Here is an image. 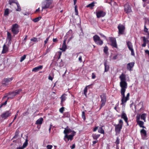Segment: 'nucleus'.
I'll return each mask as SVG.
<instances>
[{
	"label": "nucleus",
	"mask_w": 149,
	"mask_h": 149,
	"mask_svg": "<svg viewBox=\"0 0 149 149\" xmlns=\"http://www.w3.org/2000/svg\"><path fill=\"white\" fill-rule=\"evenodd\" d=\"M119 124L118 125H120L122 126V125L123 124V120L121 119H120L119 121Z\"/></svg>",
	"instance_id": "09e8293b"
},
{
	"label": "nucleus",
	"mask_w": 149,
	"mask_h": 149,
	"mask_svg": "<svg viewBox=\"0 0 149 149\" xmlns=\"http://www.w3.org/2000/svg\"><path fill=\"white\" fill-rule=\"evenodd\" d=\"M31 40L33 42H37L38 41V39L37 38L35 37L31 39Z\"/></svg>",
	"instance_id": "a18cd8bd"
},
{
	"label": "nucleus",
	"mask_w": 149,
	"mask_h": 149,
	"mask_svg": "<svg viewBox=\"0 0 149 149\" xmlns=\"http://www.w3.org/2000/svg\"><path fill=\"white\" fill-rule=\"evenodd\" d=\"M66 40H64L63 45L62 47L61 48H60V49L62 50L63 51H65L66 49V46L65 44Z\"/></svg>",
	"instance_id": "b1692460"
},
{
	"label": "nucleus",
	"mask_w": 149,
	"mask_h": 149,
	"mask_svg": "<svg viewBox=\"0 0 149 149\" xmlns=\"http://www.w3.org/2000/svg\"><path fill=\"white\" fill-rule=\"evenodd\" d=\"M127 44L129 49L131 51V54L133 56H135L134 50L133 48V46L132 43L129 41H126Z\"/></svg>",
	"instance_id": "1a4fd4ad"
},
{
	"label": "nucleus",
	"mask_w": 149,
	"mask_h": 149,
	"mask_svg": "<svg viewBox=\"0 0 149 149\" xmlns=\"http://www.w3.org/2000/svg\"><path fill=\"white\" fill-rule=\"evenodd\" d=\"M47 149H52V146L51 145H48L47 146Z\"/></svg>",
	"instance_id": "3c124183"
},
{
	"label": "nucleus",
	"mask_w": 149,
	"mask_h": 149,
	"mask_svg": "<svg viewBox=\"0 0 149 149\" xmlns=\"http://www.w3.org/2000/svg\"><path fill=\"white\" fill-rule=\"evenodd\" d=\"M100 97L101 99V107L104 106L105 104L106 101V95L105 94L103 93L100 95Z\"/></svg>",
	"instance_id": "6e6552de"
},
{
	"label": "nucleus",
	"mask_w": 149,
	"mask_h": 149,
	"mask_svg": "<svg viewBox=\"0 0 149 149\" xmlns=\"http://www.w3.org/2000/svg\"><path fill=\"white\" fill-rule=\"evenodd\" d=\"M117 55H115L113 56V59H117Z\"/></svg>",
	"instance_id": "680f3d73"
},
{
	"label": "nucleus",
	"mask_w": 149,
	"mask_h": 149,
	"mask_svg": "<svg viewBox=\"0 0 149 149\" xmlns=\"http://www.w3.org/2000/svg\"><path fill=\"white\" fill-rule=\"evenodd\" d=\"M121 117L123 119L125 122H127L128 120V118L127 117L126 113L124 111H123L121 114Z\"/></svg>",
	"instance_id": "aec40b11"
},
{
	"label": "nucleus",
	"mask_w": 149,
	"mask_h": 149,
	"mask_svg": "<svg viewBox=\"0 0 149 149\" xmlns=\"http://www.w3.org/2000/svg\"><path fill=\"white\" fill-rule=\"evenodd\" d=\"M57 54L58 56V59H59L60 58L61 56V52H58L57 53Z\"/></svg>",
	"instance_id": "de8ad7c7"
},
{
	"label": "nucleus",
	"mask_w": 149,
	"mask_h": 149,
	"mask_svg": "<svg viewBox=\"0 0 149 149\" xmlns=\"http://www.w3.org/2000/svg\"><path fill=\"white\" fill-rule=\"evenodd\" d=\"M124 10L127 13H129L132 11L131 8L128 4H126L125 5Z\"/></svg>",
	"instance_id": "dca6fc26"
},
{
	"label": "nucleus",
	"mask_w": 149,
	"mask_h": 149,
	"mask_svg": "<svg viewBox=\"0 0 149 149\" xmlns=\"http://www.w3.org/2000/svg\"><path fill=\"white\" fill-rule=\"evenodd\" d=\"M13 79V77L4 78L2 81V83L5 86L7 85L10 83Z\"/></svg>",
	"instance_id": "9b49d317"
},
{
	"label": "nucleus",
	"mask_w": 149,
	"mask_h": 149,
	"mask_svg": "<svg viewBox=\"0 0 149 149\" xmlns=\"http://www.w3.org/2000/svg\"><path fill=\"white\" fill-rule=\"evenodd\" d=\"M94 4L95 3L94 2H93L87 6L86 7L87 8H92L94 6Z\"/></svg>",
	"instance_id": "473e14b6"
},
{
	"label": "nucleus",
	"mask_w": 149,
	"mask_h": 149,
	"mask_svg": "<svg viewBox=\"0 0 149 149\" xmlns=\"http://www.w3.org/2000/svg\"><path fill=\"white\" fill-rule=\"evenodd\" d=\"M108 47L107 46H105L104 47V53H105L106 54V55L108 54Z\"/></svg>",
	"instance_id": "72a5a7b5"
},
{
	"label": "nucleus",
	"mask_w": 149,
	"mask_h": 149,
	"mask_svg": "<svg viewBox=\"0 0 149 149\" xmlns=\"http://www.w3.org/2000/svg\"><path fill=\"white\" fill-rule=\"evenodd\" d=\"M60 98L61 100V104H62L66 99V97L65 96V95L64 94L62 96L60 97Z\"/></svg>",
	"instance_id": "cd10ccee"
},
{
	"label": "nucleus",
	"mask_w": 149,
	"mask_h": 149,
	"mask_svg": "<svg viewBox=\"0 0 149 149\" xmlns=\"http://www.w3.org/2000/svg\"><path fill=\"white\" fill-rule=\"evenodd\" d=\"M120 81V85L121 88L127 87V84L126 82V75L124 73H122L119 77Z\"/></svg>",
	"instance_id": "f03ea898"
},
{
	"label": "nucleus",
	"mask_w": 149,
	"mask_h": 149,
	"mask_svg": "<svg viewBox=\"0 0 149 149\" xmlns=\"http://www.w3.org/2000/svg\"><path fill=\"white\" fill-rule=\"evenodd\" d=\"M148 29H149V21L148 19H145V24L144 28V32L148 33Z\"/></svg>",
	"instance_id": "f8f14e48"
},
{
	"label": "nucleus",
	"mask_w": 149,
	"mask_h": 149,
	"mask_svg": "<svg viewBox=\"0 0 149 149\" xmlns=\"http://www.w3.org/2000/svg\"><path fill=\"white\" fill-rule=\"evenodd\" d=\"M96 77V76L95 74L93 73H92V78L93 79H94Z\"/></svg>",
	"instance_id": "5fc2aeb1"
},
{
	"label": "nucleus",
	"mask_w": 149,
	"mask_h": 149,
	"mask_svg": "<svg viewBox=\"0 0 149 149\" xmlns=\"http://www.w3.org/2000/svg\"><path fill=\"white\" fill-rule=\"evenodd\" d=\"M140 105H141V108H140V109H141L142 108V106H143V102H140L139 104H138L137 105H136V106H135V108H136V107H138Z\"/></svg>",
	"instance_id": "37998d69"
},
{
	"label": "nucleus",
	"mask_w": 149,
	"mask_h": 149,
	"mask_svg": "<svg viewBox=\"0 0 149 149\" xmlns=\"http://www.w3.org/2000/svg\"><path fill=\"white\" fill-rule=\"evenodd\" d=\"M8 50V47L4 44L3 46V49L2 52V54H4L6 53Z\"/></svg>",
	"instance_id": "393cba45"
},
{
	"label": "nucleus",
	"mask_w": 149,
	"mask_h": 149,
	"mask_svg": "<svg viewBox=\"0 0 149 149\" xmlns=\"http://www.w3.org/2000/svg\"><path fill=\"white\" fill-rule=\"evenodd\" d=\"M75 15H78V11L77 9V6H75Z\"/></svg>",
	"instance_id": "49530a36"
},
{
	"label": "nucleus",
	"mask_w": 149,
	"mask_h": 149,
	"mask_svg": "<svg viewBox=\"0 0 149 149\" xmlns=\"http://www.w3.org/2000/svg\"><path fill=\"white\" fill-rule=\"evenodd\" d=\"M7 38L8 39V40H9V41H10L11 39V36H7Z\"/></svg>",
	"instance_id": "bf43d9fd"
},
{
	"label": "nucleus",
	"mask_w": 149,
	"mask_h": 149,
	"mask_svg": "<svg viewBox=\"0 0 149 149\" xmlns=\"http://www.w3.org/2000/svg\"><path fill=\"white\" fill-rule=\"evenodd\" d=\"M24 148L22 147H17L16 149H23Z\"/></svg>",
	"instance_id": "338daca9"
},
{
	"label": "nucleus",
	"mask_w": 149,
	"mask_h": 149,
	"mask_svg": "<svg viewBox=\"0 0 149 149\" xmlns=\"http://www.w3.org/2000/svg\"><path fill=\"white\" fill-rule=\"evenodd\" d=\"M49 37H50V36H49V37H48L46 39V40H45L44 42H45V44H46L47 43L48 41L49 40Z\"/></svg>",
	"instance_id": "864d4df0"
},
{
	"label": "nucleus",
	"mask_w": 149,
	"mask_h": 149,
	"mask_svg": "<svg viewBox=\"0 0 149 149\" xmlns=\"http://www.w3.org/2000/svg\"><path fill=\"white\" fill-rule=\"evenodd\" d=\"M134 62H131L128 63L127 65V69L130 71H131L132 69L134 66Z\"/></svg>",
	"instance_id": "6ab92c4d"
},
{
	"label": "nucleus",
	"mask_w": 149,
	"mask_h": 149,
	"mask_svg": "<svg viewBox=\"0 0 149 149\" xmlns=\"http://www.w3.org/2000/svg\"><path fill=\"white\" fill-rule=\"evenodd\" d=\"M15 5L17 6V8L16 9V10L18 11H20L21 10V8H20V6L18 2L16 3V4H15Z\"/></svg>",
	"instance_id": "c9c22d12"
},
{
	"label": "nucleus",
	"mask_w": 149,
	"mask_h": 149,
	"mask_svg": "<svg viewBox=\"0 0 149 149\" xmlns=\"http://www.w3.org/2000/svg\"><path fill=\"white\" fill-rule=\"evenodd\" d=\"M43 119L42 118H40L38 119L36 122V124H37L41 125L42 123Z\"/></svg>",
	"instance_id": "bb28decb"
},
{
	"label": "nucleus",
	"mask_w": 149,
	"mask_h": 149,
	"mask_svg": "<svg viewBox=\"0 0 149 149\" xmlns=\"http://www.w3.org/2000/svg\"><path fill=\"white\" fill-rule=\"evenodd\" d=\"M10 115L11 112L9 111H6L2 114L1 117L2 118L6 119L9 116H10Z\"/></svg>",
	"instance_id": "2eb2a0df"
},
{
	"label": "nucleus",
	"mask_w": 149,
	"mask_h": 149,
	"mask_svg": "<svg viewBox=\"0 0 149 149\" xmlns=\"http://www.w3.org/2000/svg\"><path fill=\"white\" fill-rule=\"evenodd\" d=\"M122 128V126L119 125H117L115 126V130L116 132L119 133Z\"/></svg>",
	"instance_id": "a211bd4d"
},
{
	"label": "nucleus",
	"mask_w": 149,
	"mask_h": 149,
	"mask_svg": "<svg viewBox=\"0 0 149 149\" xmlns=\"http://www.w3.org/2000/svg\"><path fill=\"white\" fill-rule=\"evenodd\" d=\"M11 30L13 34H17L19 32L18 25L16 24H13Z\"/></svg>",
	"instance_id": "9d476101"
},
{
	"label": "nucleus",
	"mask_w": 149,
	"mask_h": 149,
	"mask_svg": "<svg viewBox=\"0 0 149 149\" xmlns=\"http://www.w3.org/2000/svg\"><path fill=\"white\" fill-rule=\"evenodd\" d=\"M145 52L148 54V55L149 56V51L148 50H146L145 51Z\"/></svg>",
	"instance_id": "0e129e2a"
},
{
	"label": "nucleus",
	"mask_w": 149,
	"mask_h": 149,
	"mask_svg": "<svg viewBox=\"0 0 149 149\" xmlns=\"http://www.w3.org/2000/svg\"><path fill=\"white\" fill-rule=\"evenodd\" d=\"M90 85H89L86 86L84 89V94L86 96V94L87 91V88H88Z\"/></svg>",
	"instance_id": "f704fd0d"
},
{
	"label": "nucleus",
	"mask_w": 149,
	"mask_h": 149,
	"mask_svg": "<svg viewBox=\"0 0 149 149\" xmlns=\"http://www.w3.org/2000/svg\"><path fill=\"white\" fill-rule=\"evenodd\" d=\"M93 38L94 41L97 44L101 45L103 44V41L101 40L100 38L98 36L95 35L93 36Z\"/></svg>",
	"instance_id": "39448f33"
},
{
	"label": "nucleus",
	"mask_w": 149,
	"mask_h": 149,
	"mask_svg": "<svg viewBox=\"0 0 149 149\" xmlns=\"http://www.w3.org/2000/svg\"><path fill=\"white\" fill-rule=\"evenodd\" d=\"M146 43H145V42H143V43L142 44V46L143 47H145L146 46Z\"/></svg>",
	"instance_id": "052dcab7"
},
{
	"label": "nucleus",
	"mask_w": 149,
	"mask_h": 149,
	"mask_svg": "<svg viewBox=\"0 0 149 149\" xmlns=\"http://www.w3.org/2000/svg\"><path fill=\"white\" fill-rule=\"evenodd\" d=\"M100 135V134H93V138L94 139H97L99 137Z\"/></svg>",
	"instance_id": "ea45409f"
},
{
	"label": "nucleus",
	"mask_w": 149,
	"mask_h": 149,
	"mask_svg": "<svg viewBox=\"0 0 149 149\" xmlns=\"http://www.w3.org/2000/svg\"><path fill=\"white\" fill-rule=\"evenodd\" d=\"M79 61L81 63L82 62V56H80L78 59Z\"/></svg>",
	"instance_id": "6e6d98bb"
},
{
	"label": "nucleus",
	"mask_w": 149,
	"mask_h": 149,
	"mask_svg": "<svg viewBox=\"0 0 149 149\" xmlns=\"http://www.w3.org/2000/svg\"><path fill=\"white\" fill-rule=\"evenodd\" d=\"M85 112L84 111H82V117L83 118L84 120H85L86 119V118L85 115Z\"/></svg>",
	"instance_id": "79ce46f5"
},
{
	"label": "nucleus",
	"mask_w": 149,
	"mask_h": 149,
	"mask_svg": "<svg viewBox=\"0 0 149 149\" xmlns=\"http://www.w3.org/2000/svg\"><path fill=\"white\" fill-rule=\"evenodd\" d=\"M63 65V64L62 62V60H61V64H60L59 66H62Z\"/></svg>",
	"instance_id": "774afa93"
},
{
	"label": "nucleus",
	"mask_w": 149,
	"mask_h": 149,
	"mask_svg": "<svg viewBox=\"0 0 149 149\" xmlns=\"http://www.w3.org/2000/svg\"><path fill=\"white\" fill-rule=\"evenodd\" d=\"M41 17H38L36 18H35L33 19V21L35 22H38L41 18Z\"/></svg>",
	"instance_id": "58836bf2"
},
{
	"label": "nucleus",
	"mask_w": 149,
	"mask_h": 149,
	"mask_svg": "<svg viewBox=\"0 0 149 149\" xmlns=\"http://www.w3.org/2000/svg\"><path fill=\"white\" fill-rule=\"evenodd\" d=\"M120 139L118 137H117L116 140L115 142L116 143L117 145L119 143Z\"/></svg>",
	"instance_id": "c03bdc74"
},
{
	"label": "nucleus",
	"mask_w": 149,
	"mask_h": 149,
	"mask_svg": "<svg viewBox=\"0 0 149 149\" xmlns=\"http://www.w3.org/2000/svg\"><path fill=\"white\" fill-rule=\"evenodd\" d=\"M68 127H67L66 128H65L64 131V133L65 135H68V134H69L72 132L71 130L69 129L68 128Z\"/></svg>",
	"instance_id": "412c9836"
},
{
	"label": "nucleus",
	"mask_w": 149,
	"mask_h": 149,
	"mask_svg": "<svg viewBox=\"0 0 149 149\" xmlns=\"http://www.w3.org/2000/svg\"><path fill=\"white\" fill-rule=\"evenodd\" d=\"M146 113H143L141 116V119L144 120L145 122L146 121Z\"/></svg>",
	"instance_id": "7c9ffc66"
},
{
	"label": "nucleus",
	"mask_w": 149,
	"mask_h": 149,
	"mask_svg": "<svg viewBox=\"0 0 149 149\" xmlns=\"http://www.w3.org/2000/svg\"><path fill=\"white\" fill-rule=\"evenodd\" d=\"M9 9L8 8H6L5 10L4 15L6 17L8 16L9 13Z\"/></svg>",
	"instance_id": "c756f323"
},
{
	"label": "nucleus",
	"mask_w": 149,
	"mask_h": 149,
	"mask_svg": "<svg viewBox=\"0 0 149 149\" xmlns=\"http://www.w3.org/2000/svg\"><path fill=\"white\" fill-rule=\"evenodd\" d=\"M140 118V115H137L136 116V122H137V121L138 120H139V119Z\"/></svg>",
	"instance_id": "603ef678"
},
{
	"label": "nucleus",
	"mask_w": 149,
	"mask_h": 149,
	"mask_svg": "<svg viewBox=\"0 0 149 149\" xmlns=\"http://www.w3.org/2000/svg\"><path fill=\"white\" fill-rule=\"evenodd\" d=\"M127 87H126L125 88V87H124L121 88L120 93L122 97V103L121 104H123L125 103L129 99V96L130 95V93H129L127 94L126 97L125 96V94L126 89L127 88Z\"/></svg>",
	"instance_id": "f257e3e1"
},
{
	"label": "nucleus",
	"mask_w": 149,
	"mask_h": 149,
	"mask_svg": "<svg viewBox=\"0 0 149 149\" xmlns=\"http://www.w3.org/2000/svg\"><path fill=\"white\" fill-rule=\"evenodd\" d=\"M64 110V108L62 107L59 109V111L61 113H63Z\"/></svg>",
	"instance_id": "8fccbe9b"
},
{
	"label": "nucleus",
	"mask_w": 149,
	"mask_h": 149,
	"mask_svg": "<svg viewBox=\"0 0 149 149\" xmlns=\"http://www.w3.org/2000/svg\"><path fill=\"white\" fill-rule=\"evenodd\" d=\"M140 133L142 138L143 139H145L147 136L146 131L145 130L142 129L141 130Z\"/></svg>",
	"instance_id": "f3484780"
},
{
	"label": "nucleus",
	"mask_w": 149,
	"mask_h": 149,
	"mask_svg": "<svg viewBox=\"0 0 149 149\" xmlns=\"http://www.w3.org/2000/svg\"><path fill=\"white\" fill-rule=\"evenodd\" d=\"M42 65H40L39 66H38L34 68H33L32 71L33 72H36L42 69Z\"/></svg>",
	"instance_id": "5701e85b"
},
{
	"label": "nucleus",
	"mask_w": 149,
	"mask_h": 149,
	"mask_svg": "<svg viewBox=\"0 0 149 149\" xmlns=\"http://www.w3.org/2000/svg\"><path fill=\"white\" fill-rule=\"evenodd\" d=\"M22 90L21 89H19L15 91H13L12 92H10L8 93L10 95V97H8V99H12L14 96L16 95L19 94L21 91Z\"/></svg>",
	"instance_id": "20e7f679"
},
{
	"label": "nucleus",
	"mask_w": 149,
	"mask_h": 149,
	"mask_svg": "<svg viewBox=\"0 0 149 149\" xmlns=\"http://www.w3.org/2000/svg\"><path fill=\"white\" fill-rule=\"evenodd\" d=\"M137 122L141 127H142L143 128H146V127L143 125L144 124V122L143 121L140 120H138Z\"/></svg>",
	"instance_id": "a878e982"
},
{
	"label": "nucleus",
	"mask_w": 149,
	"mask_h": 149,
	"mask_svg": "<svg viewBox=\"0 0 149 149\" xmlns=\"http://www.w3.org/2000/svg\"><path fill=\"white\" fill-rule=\"evenodd\" d=\"M98 132L101 134H103L104 133V130L103 129L102 127H100L98 130Z\"/></svg>",
	"instance_id": "e433bc0d"
},
{
	"label": "nucleus",
	"mask_w": 149,
	"mask_h": 149,
	"mask_svg": "<svg viewBox=\"0 0 149 149\" xmlns=\"http://www.w3.org/2000/svg\"><path fill=\"white\" fill-rule=\"evenodd\" d=\"M7 100L5 102L3 103L2 104L3 105H5L7 104Z\"/></svg>",
	"instance_id": "69168bd1"
},
{
	"label": "nucleus",
	"mask_w": 149,
	"mask_h": 149,
	"mask_svg": "<svg viewBox=\"0 0 149 149\" xmlns=\"http://www.w3.org/2000/svg\"><path fill=\"white\" fill-rule=\"evenodd\" d=\"M53 42H57L58 40V39L57 38H53Z\"/></svg>",
	"instance_id": "13d9d810"
},
{
	"label": "nucleus",
	"mask_w": 149,
	"mask_h": 149,
	"mask_svg": "<svg viewBox=\"0 0 149 149\" xmlns=\"http://www.w3.org/2000/svg\"><path fill=\"white\" fill-rule=\"evenodd\" d=\"M118 34L119 35L124 34L125 27L124 25L119 24L118 26Z\"/></svg>",
	"instance_id": "0eeeda50"
},
{
	"label": "nucleus",
	"mask_w": 149,
	"mask_h": 149,
	"mask_svg": "<svg viewBox=\"0 0 149 149\" xmlns=\"http://www.w3.org/2000/svg\"><path fill=\"white\" fill-rule=\"evenodd\" d=\"M141 38H143V40L144 42L146 44L149 42V38H146L145 37H141Z\"/></svg>",
	"instance_id": "c85d7f7f"
},
{
	"label": "nucleus",
	"mask_w": 149,
	"mask_h": 149,
	"mask_svg": "<svg viewBox=\"0 0 149 149\" xmlns=\"http://www.w3.org/2000/svg\"><path fill=\"white\" fill-rule=\"evenodd\" d=\"M52 2V1L51 0H46L44 1L42 3V9L49 8Z\"/></svg>",
	"instance_id": "7ed1b4c3"
},
{
	"label": "nucleus",
	"mask_w": 149,
	"mask_h": 149,
	"mask_svg": "<svg viewBox=\"0 0 149 149\" xmlns=\"http://www.w3.org/2000/svg\"><path fill=\"white\" fill-rule=\"evenodd\" d=\"M104 67H105L104 72H107L108 71V70L109 69V66L107 65V63L106 62H105L104 63Z\"/></svg>",
	"instance_id": "2f4dec72"
},
{
	"label": "nucleus",
	"mask_w": 149,
	"mask_h": 149,
	"mask_svg": "<svg viewBox=\"0 0 149 149\" xmlns=\"http://www.w3.org/2000/svg\"><path fill=\"white\" fill-rule=\"evenodd\" d=\"M98 126H97V127H95L93 129V131L94 132H95L98 129Z\"/></svg>",
	"instance_id": "4d7b16f0"
},
{
	"label": "nucleus",
	"mask_w": 149,
	"mask_h": 149,
	"mask_svg": "<svg viewBox=\"0 0 149 149\" xmlns=\"http://www.w3.org/2000/svg\"><path fill=\"white\" fill-rule=\"evenodd\" d=\"M17 0H9L8 1V3L11 6H13V3H15L16 4V3H17ZM10 8H13V7L12 6H10Z\"/></svg>",
	"instance_id": "4be33fe9"
},
{
	"label": "nucleus",
	"mask_w": 149,
	"mask_h": 149,
	"mask_svg": "<svg viewBox=\"0 0 149 149\" xmlns=\"http://www.w3.org/2000/svg\"><path fill=\"white\" fill-rule=\"evenodd\" d=\"M26 55H24L23 56H22L20 58V61L21 62H22L26 58Z\"/></svg>",
	"instance_id": "a19ab883"
},
{
	"label": "nucleus",
	"mask_w": 149,
	"mask_h": 149,
	"mask_svg": "<svg viewBox=\"0 0 149 149\" xmlns=\"http://www.w3.org/2000/svg\"><path fill=\"white\" fill-rule=\"evenodd\" d=\"M105 12L102 10H98L96 12V16L97 18L104 17L106 15Z\"/></svg>",
	"instance_id": "ddd939ff"
},
{
	"label": "nucleus",
	"mask_w": 149,
	"mask_h": 149,
	"mask_svg": "<svg viewBox=\"0 0 149 149\" xmlns=\"http://www.w3.org/2000/svg\"><path fill=\"white\" fill-rule=\"evenodd\" d=\"M48 79L51 80H52L53 78L50 76H49L48 77Z\"/></svg>",
	"instance_id": "e2e57ef3"
},
{
	"label": "nucleus",
	"mask_w": 149,
	"mask_h": 149,
	"mask_svg": "<svg viewBox=\"0 0 149 149\" xmlns=\"http://www.w3.org/2000/svg\"><path fill=\"white\" fill-rule=\"evenodd\" d=\"M109 40L111 42V45L113 47L116 48L117 45L115 38L110 37L109 38Z\"/></svg>",
	"instance_id": "4468645a"
},
{
	"label": "nucleus",
	"mask_w": 149,
	"mask_h": 149,
	"mask_svg": "<svg viewBox=\"0 0 149 149\" xmlns=\"http://www.w3.org/2000/svg\"><path fill=\"white\" fill-rule=\"evenodd\" d=\"M75 132L74 131H72V134L68 135H65L64 137V140L66 142L70 140H72L73 138V137L74 136Z\"/></svg>",
	"instance_id": "423d86ee"
},
{
	"label": "nucleus",
	"mask_w": 149,
	"mask_h": 149,
	"mask_svg": "<svg viewBox=\"0 0 149 149\" xmlns=\"http://www.w3.org/2000/svg\"><path fill=\"white\" fill-rule=\"evenodd\" d=\"M28 141L27 139H26L25 142L24 143L22 146L24 149L28 145Z\"/></svg>",
	"instance_id": "4c0bfd02"
}]
</instances>
